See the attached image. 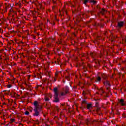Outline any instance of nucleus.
I'll use <instances>...</instances> for the list:
<instances>
[{"mask_svg":"<svg viewBox=\"0 0 126 126\" xmlns=\"http://www.w3.org/2000/svg\"><path fill=\"white\" fill-rule=\"evenodd\" d=\"M120 103L121 104L122 106H126V104L125 103V101L123 99H121L120 100Z\"/></svg>","mask_w":126,"mask_h":126,"instance_id":"423d86ee","label":"nucleus"},{"mask_svg":"<svg viewBox=\"0 0 126 126\" xmlns=\"http://www.w3.org/2000/svg\"><path fill=\"white\" fill-rule=\"evenodd\" d=\"M124 22H120L118 23V27L121 28L124 26Z\"/></svg>","mask_w":126,"mask_h":126,"instance_id":"7ed1b4c3","label":"nucleus"},{"mask_svg":"<svg viewBox=\"0 0 126 126\" xmlns=\"http://www.w3.org/2000/svg\"><path fill=\"white\" fill-rule=\"evenodd\" d=\"M91 3H93V4H96L97 3V1L93 0H91Z\"/></svg>","mask_w":126,"mask_h":126,"instance_id":"0eeeda50","label":"nucleus"},{"mask_svg":"<svg viewBox=\"0 0 126 126\" xmlns=\"http://www.w3.org/2000/svg\"><path fill=\"white\" fill-rule=\"evenodd\" d=\"M104 85H106V86H111V85H110V82L108 81H106L104 82Z\"/></svg>","mask_w":126,"mask_h":126,"instance_id":"20e7f679","label":"nucleus"},{"mask_svg":"<svg viewBox=\"0 0 126 126\" xmlns=\"http://www.w3.org/2000/svg\"><path fill=\"white\" fill-rule=\"evenodd\" d=\"M54 102H59L60 99H59V97H61V96H64L65 94H66L67 92H61L58 90V88H55L54 89Z\"/></svg>","mask_w":126,"mask_h":126,"instance_id":"f257e3e1","label":"nucleus"},{"mask_svg":"<svg viewBox=\"0 0 126 126\" xmlns=\"http://www.w3.org/2000/svg\"><path fill=\"white\" fill-rule=\"evenodd\" d=\"M7 87V88H10L11 87V85H8Z\"/></svg>","mask_w":126,"mask_h":126,"instance_id":"f8f14e48","label":"nucleus"},{"mask_svg":"<svg viewBox=\"0 0 126 126\" xmlns=\"http://www.w3.org/2000/svg\"><path fill=\"white\" fill-rule=\"evenodd\" d=\"M14 122V119L11 120V123H13Z\"/></svg>","mask_w":126,"mask_h":126,"instance_id":"ddd939ff","label":"nucleus"},{"mask_svg":"<svg viewBox=\"0 0 126 126\" xmlns=\"http://www.w3.org/2000/svg\"><path fill=\"white\" fill-rule=\"evenodd\" d=\"M34 105V114L33 116H35L36 117H38L39 116V112L41 111V109H42V106L40 105V103L38 102V101H34L33 102Z\"/></svg>","mask_w":126,"mask_h":126,"instance_id":"f03ea898","label":"nucleus"},{"mask_svg":"<svg viewBox=\"0 0 126 126\" xmlns=\"http://www.w3.org/2000/svg\"><path fill=\"white\" fill-rule=\"evenodd\" d=\"M49 100H50V99H49V98H48V97H46L45 98V102H48V101H49Z\"/></svg>","mask_w":126,"mask_h":126,"instance_id":"9d476101","label":"nucleus"},{"mask_svg":"<svg viewBox=\"0 0 126 126\" xmlns=\"http://www.w3.org/2000/svg\"><path fill=\"white\" fill-rule=\"evenodd\" d=\"M17 96H19L18 94H17Z\"/></svg>","mask_w":126,"mask_h":126,"instance_id":"4468645a","label":"nucleus"},{"mask_svg":"<svg viewBox=\"0 0 126 126\" xmlns=\"http://www.w3.org/2000/svg\"><path fill=\"white\" fill-rule=\"evenodd\" d=\"M87 107L88 110H91V109H92V105L91 104H88Z\"/></svg>","mask_w":126,"mask_h":126,"instance_id":"39448f33","label":"nucleus"},{"mask_svg":"<svg viewBox=\"0 0 126 126\" xmlns=\"http://www.w3.org/2000/svg\"><path fill=\"white\" fill-rule=\"evenodd\" d=\"M25 115H26L27 116H28V115H29V112L28 111H26L25 112Z\"/></svg>","mask_w":126,"mask_h":126,"instance_id":"9b49d317","label":"nucleus"},{"mask_svg":"<svg viewBox=\"0 0 126 126\" xmlns=\"http://www.w3.org/2000/svg\"><path fill=\"white\" fill-rule=\"evenodd\" d=\"M97 81H98V82L101 81V77H97L96 80L95 81V82H97Z\"/></svg>","mask_w":126,"mask_h":126,"instance_id":"6e6552de","label":"nucleus"},{"mask_svg":"<svg viewBox=\"0 0 126 126\" xmlns=\"http://www.w3.org/2000/svg\"><path fill=\"white\" fill-rule=\"evenodd\" d=\"M88 1H89V0H84V2H83L84 4H86V3L88 2Z\"/></svg>","mask_w":126,"mask_h":126,"instance_id":"1a4fd4ad","label":"nucleus"}]
</instances>
